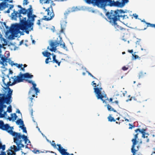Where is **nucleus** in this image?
Wrapping results in <instances>:
<instances>
[{"label": "nucleus", "instance_id": "1", "mask_svg": "<svg viewBox=\"0 0 155 155\" xmlns=\"http://www.w3.org/2000/svg\"><path fill=\"white\" fill-rule=\"evenodd\" d=\"M13 129H10L8 132L9 134L14 137L13 138L14 142L16 143L17 146L13 145V149L15 152H16L22 150L21 148L24 147L25 146L22 143L23 141H24L25 144L28 142V143H30V141L28 139L27 136L24 135H21L20 133L14 132L12 131Z\"/></svg>", "mask_w": 155, "mask_h": 155}, {"label": "nucleus", "instance_id": "2", "mask_svg": "<svg viewBox=\"0 0 155 155\" xmlns=\"http://www.w3.org/2000/svg\"><path fill=\"white\" fill-rule=\"evenodd\" d=\"M28 12L27 16L28 17V19L26 20V17H25V20H22L21 21L23 26L25 27H30L34 25V22L35 20V18L37 16L36 15L33 14V9L32 8L31 6L30 5L29 7L28 8Z\"/></svg>", "mask_w": 155, "mask_h": 155}, {"label": "nucleus", "instance_id": "3", "mask_svg": "<svg viewBox=\"0 0 155 155\" xmlns=\"http://www.w3.org/2000/svg\"><path fill=\"white\" fill-rule=\"evenodd\" d=\"M22 23L21 24H13L11 26V27L10 29V31L11 34L14 35H16L20 33V30H25V33L27 34L29 33V31L33 30V26H31V27H25L23 26Z\"/></svg>", "mask_w": 155, "mask_h": 155}, {"label": "nucleus", "instance_id": "4", "mask_svg": "<svg viewBox=\"0 0 155 155\" xmlns=\"http://www.w3.org/2000/svg\"><path fill=\"white\" fill-rule=\"evenodd\" d=\"M102 2L103 9L106 11L105 9V7L106 6H109L122 8L129 2V0H122L121 2H120L119 1L115 2L114 0H102Z\"/></svg>", "mask_w": 155, "mask_h": 155}, {"label": "nucleus", "instance_id": "5", "mask_svg": "<svg viewBox=\"0 0 155 155\" xmlns=\"http://www.w3.org/2000/svg\"><path fill=\"white\" fill-rule=\"evenodd\" d=\"M111 13V15L109 16V18H108L109 21L111 23H113L115 28L117 31H120L121 33L124 34L126 32V29L125 28H123L119 26L117 24L116 21H117L119 17H124V15H117L116 13L115 12Z\"/></svg>", "mask_w": 155, "mask_h": 155}, {"label": "nucleus", "instance_id": "6", "mask_svg": "<svg viewBox=\"0 0 155 155\" xmlns=\"http://www.w3.org/2000/svg\"><path fill=\"white\" fill-rule=\"evenodd\" d=\"M146 129L143 128L142 129L138 128L135 130V131L137 133L134 135V138L132 139V141L133 142V145L132 146L131 151L133 153V155H135L136 152L138 150V146L137 147V149L136 150L135 149V146L136 145L137 141V139L138 138V135L139 133L142 134V137L145 138L146 137Z\"/></svg>", "mask_w": 155, "mask_h": 155}, {"label": "nucleus", "instance_id": "7", "mask_svg": "<svg viewBox=\"0 0 155 155\" xmlns=\"http://www.w3.org/2000/svg\"><path fill=\"white\" fill-rule=\"evenodd\" d=\"M50 45L51 48H49V47L47 48L48 49H49L51 51L55 52L56 51V47L59 45L61 47L63 48L66 51L68 50L67 48L65 46L64 43L63 41L62 38H60L59 40L57 38V40L54 41H51L50 44Z\"/></svg>", "mask_w": 155, "mask_h": 155}, {"label": "nucleus", "instance_id": "8", "mask_svg": "<svg viewBox=\"0 0 155 155\" xmlns=\"http://www.w3.org/2000/svg\"><path fill=\"white\" fill-rule=\"evenodd\" d=\"M45 12L46 13L47 15H45L44 12L42 13L41 14H42L44 15L43 19L45 21H50L52 20L54 16V14L51 5L45 10Z\"/></svg>", "mask_w": 155, "mask_h": 155}, {"label": "nucleus", "instance_id": "9", "mask_svg": "<svg viewBox=\"0 0 155 155\" xmlns=\"http://www.w3.org/2000/svg\"><path fill=\"white\" fill-rule=\"evenodd\" d=\"M105 11V12H106L105 15H106L107 17L108 18H109V15H111V13H113V12H115V13H116L117 15H118V16H120V15H124L125 16L124 17V18L123 17H119L118 18V20H119L120 18H122L123 19H126L127 18H128V17L127 16V15H123V13H124L125 12L123 10H117L116 11H113V10H111L110 12H107V9H106L105 8V9L106 10V11L105 10H104V9L102 8Z\"/></svg>", "mask_w": 155, "mask_h": 155}, {"label": "nucleus", "instance_id": "10", "mask_svg": "<svg viewBox=\"0 0 155 155\" xmlns=\"http://www.w3.org/2000/svg\"><path fill=\"white\" fill-rule=\"evenodd\" d=\"M27 10L25 14H21L20 15V14H19V12L17 11H15L14 10L13 11V12L11 14L12 16V18L13 19H16L17 17H18L19 18L20 23L19 24H21V21L22 20H25V17H26L27 15V14L28 12V8L27 9H26Z\"/></svg>", "mask_w": 155, "mask_h": 155}, {"label": "nucleus", "instance_id": "11", "mask_svg": "<svg viewBox=\"0 0 155 155\" xmlns=\"http://www.w3.org/2000/svg\"><path fill=\"white\" fill-rule=\"evenodd\" d=\"M99 84H97V86H94V92L96 94V96L98 99H100L103 103L105 102V101L103 99L104 97L101 94V91L102 89L101 87H98Z\"/></svg>", "mask_w": 155, "mask_h": 155}, {"label": "nucleus", "instance_id": "12", "mask_svg": "<svg viewBox=\"0 0 155 155\" xmlns=\"http://www.w3.org/2000/svg\"><path fill=\"white\" fill-rule=\"evenodd\" d=\"M67 0H64V1ZM87 4H92L94 5H96L99 8H103L102 0H84Z\"/></svg>", "mask_w": 155, "mask_h": 155}, {"label": "nucleus", "instance_id": "13", "mask_svg": "<svg viewBox=\"0 0 155 155\" xmlns=\"http://www.w3.org/2000/svg\"><path fill=\"white\" fill-rule=\"evenodd\" d=\"M12 78L14 79L13 84H15L16 83L22 82L24 80L23 74L21 72L18 75L15 76Z\"/></svg>", "mask_w": 155, "mask_h": 155}, {"label": "nucleus", "instance_id": "14", "mask_svg": "<svg viewBox=\"0 0 155 155\" xmlns=\"http://www.w3.org/2000/svg\"><path fill=\"white\" fill-rule=\"evenodd\" d=\"M0 129L6 130L8 132L10 129H13V127H10L8 124H4L2 121L0 120Z\"/></svg>", "mask_w": 155, "mask_h": 155}, {"label": "nucleus", "instance_id": "15", "mask_svg": "<svg viewBox=\"0 0 155 155\" xmlns=\"http://www.w3.org/2000/svg\"><path fill=\"white\" fill-rule=\"evenodd\" d=\"M57 145L58 147L57 149L58 150L62 155H74L73 153L70 154L69 153L67 152V150L63 148L61 144H58Z\"/></svg>", "mask_w": 155, "mask_h": 155}, {"label": "nucleus", "instance_id": "16", "mask_svg": "<svg viewBox=\"0 0 155 155\" xmlns=\"http://www.w3.org/2000/svg\"><path fill=\"white\" fill-rule=\"evenodd\" d=\"M8 57L5 55H2L0 53V64L2 65L4 67L7 65Z\"/></svg>", "mask_w": 155, "mask_h": 155}, {"label": "nucleus", "instance_id": "17", "mask_svg": "<svg viewBox=\"0 0 155 155\" xmlns=\"http://www.w3.org/2000/svg\"><path fill=\"white\" fill-rule=\"evenodd\" d=\"M34 90L35 92V94L36 95H37V93L39 92V91L38 88L36 87L34 88H31L29 92V94L32 96V97H35Z\"/></svg>", "mask_w": 155, "mask_h": 155}, {"label": "nucleus", "instance_id": "18", "mask_svg": "<svg viewBox=\"0 0 155 155\" xmlns=\"http://www.w3.org/2000/svg\"><path fill=\"white\" fill-rule=\"evenodd\" d=\"M17 7L19 8H21V9L19 11V14H20L19 15H21V14H25L27 11L26 9L25 8H23L21 7V5H18Z\"/></svg>", "mask_w": 155, "mask_h": 155}, {"label": "nucleus", "instance_id": "19", "mask_svg": "<svg viewBox=\"0 0 155 155\" xmlns=\"http://www.w3.org/2000/svg\"><path fill=\"white\" fill-rule=\"evenodd\" d=\"M2 81H3L4 84V86L5 87H4V88L5 89H6L7 88H8V87H9V86H12V85H13L15 84H13V82L12 83H11V82L10 81L8 82L7 83V84L5 82V79L4 78H3L2 79Z\"/></svg>", "mask_w": 155, "mask_h": 155}, {"label": "nucleus", "instance_id": "20", "mask_svg": "<svg viewBox=\"0 0 155 155\" xmlns=\"http://www.w3.org/2000/svg\"><path fill=\"white\" fill-rule=\"evenodd\" d=\"M11 117H8V119L9 121H11L12 120V121H14L18 117L16 114L15 113L11 114Z\"/></svg>", "mask_w": 155, "mask_h": 155}, {"label": "nucleus", "instance_id": "21", "mask_svg": "<svg viewBox=\"0 0 155 155\" xmlns=\"http://www.w3.org/2000/svg\"><path fill=\"white\" fill-rule=\"evenodd\" d=\"M53 56V60L51 62L53 63H56L58 64V66H60V63L61 62V61H58L56 59V56L55 55L52 54Z\"/></svg>", "mask_w": 155, "mask_h": 155}, {"label": "nucleus", "instance_id": "22", "mask_svg": "<svg viewBox=\"0 0 155 155\" xmlns=\"http://www.w3.org/2000/svg\"><path fill=\"white\" fill-rule=\"evenodd\" d=\"M23 75L24 79L25 78H32L33 77V75L30 74L29 73H26L25 74H23Z\"/></svg>", "mask_w": 155, "mask_h": 155}, {"label": "nucleus", "instance_id": "23", "mask_svg": "<svg viewBox=\"0 0 155 155\" xmlns=\"http://www.w3.org/2000/svg\"><path fill=\"white\" fill-rule=\"evenodd\" d=\"M107 109H108V110L109 111H113L114 112H117V111L115 110H114V109L112 107L110 106V105H109V104H107Z\"/></svg>", "mask_w": 155, "mask_h": 155}, {"label": "nucleus", "instance_id": "24", "mask_svg": "<svg viewBox=\"0 0 155 155\" xmlns=\"http://www.w3.org/2000/svg\"><path fill=\"white\" fill-rule=\"evenodd\" d=\"M42 54L44 56L47 57H50L51 55V54L50 53L47 51L43 52Z\"/></svg>", "mask_w": 155, "mask_h": 155}, {"label": "nucleus", "instance_id": "25", "mask_svg": "<svg viewBox=\"0 0 155 155\" xmlns=\"http://www.w3.org/2000/svg\"><path fill=\"white\" fill-rule=\"evenodd\" d=\"M107 119L109 121L111 122H115L116 120L114 118L111 116L110 114L109 116L107 117Z\"/></svg>", "mask_w": 155, "mask_h": 155}, {"label": "nucleus", "instance_id": "26", "mask_svg": "<svg viewBox=\"0 0 155 155\" xmlns=\"http://www.w3.org/2000/svg\"><path fill=\"white\" fill-rule=\"evenodd\" d=\"M5 2H2L0 3V10H2L5 9Z\"/></svg>", "mask_w": 155, "mask_h": 155}, {"label": "nucleus", "instance_id": "27", "mask_svg": "<svg viewBox=\"0 0 155 155\" xmlns=\"http://www.w3.org/2000/svg\"><path fill=\"white\" fill-rule=\"evenodd\" d=\"M146 74V73L143 72V71L140 72L139 74V78H140L143 77L145 76Z\"/></svg>", "mask_w": 155, "mask_h": 155}, {"label": "nucleus", "instance_id": "28", "mask_svg": "<svg viewBox=\"0 0 155 155\" xmlns=\"http://www.w3.org/2000/svg\"><path fill=\"white\" fill-rule=\"evenodd\" d=\"M24 124H23L22 126H19L20 128H21L23 130V132L24 133H27V131L26 130V128L24 127Z\"/></svg>", "mask_w": 155, "mask_h": 155}, {"label": "nucleus", "instance_id": "29", "mask_svg": "<svg viewBox=\"0 0 155 155\" xmlns=\"http://www.w3.org/2000/svg\"><path fill=\"white\" fill-rule=\"evenodd\" d=\"M51 60V59L50 57H47V58L46 59L45 61L46 64H47L49 62H51L52 61Z\"/></svg>", "mask_w": 155, "mask_h": 155}, {"label": "nucleus", "instance_id": "30", "mask_svg": "<svg viewBox=\"0 0 155 155\" xmlns=\"http://www.w3.org/2000/svg\"><path fill=\"white\" fill-rule=\"evenodd\" d=\"M16 123L18 125L19 124H22V125L24 124L23 121L21 120V119L17 120L16 121Z\"/></svg>", "mask_w": 155, "mask_h": 155}, {"label": "nucleus", "instance_id": "31", "mask_svg": "<svg viewBox=\"0 0 155 155\" xmlns=\"http://www.w3.org/2000/svg\"><path fill=\"white\" fill-rule=\"evenodd\" d=\"M5 145H2V143L0 141V150L2 149V151H4L5 150Z\"/></svg>", "mask_w": 155, "mask_h": 155}, {"label": "nucleus", "instance_id": "32", "mask_svg": "<svg viewBox=\"0 0 155 155\" xmlns=\"http://www.w3.org/2000/svg\"><path fill=\"white\" fill-rule=\"evenodd\" d=\"M3 108L0 105V114L1 115V117H4V115L3 114H2L1 113L3 110Z\"/></svg>", "mask_w": 155, "mask_h": 155}, {"label": "nucleus", "instance_id": "33", "mask_svg": "<svg viewBox=\"0 0 155 155\" xmlns=\"http://www.w3.org/2000/svg\"><path fill=\"white\" fill-rule=\"evenodd\" d=\"M146 24L147 25V27L150 26L151 27H154L155 28V24L146 22Z\"/></svg>", "mask_w": 155, "mask_h": 155}, {"label": "nucleus", "instance_id": "34", "mask_svg": "<svg viewBox=\"0 0 155 155\" xmlns=\"http://www.w3.org/2000/svg\"><path fill=\"white\" fill-rule=\"evenodd\" d=\"M14 65H15L17 68H21L23 66V64H18L17 63H15V64H13Z\"/></svg>", "mask_w": 155, "mask_h": 155}, {"label": "nucleus", "instance_id": "35", "mask_svg": "<svg viewBox=\"0 0 155 155\" xmlns=\"http://www.w3.org/2000/svg\"><path fill=\"white\" fill-rule=\"evenodd\" d=\"M9 113H10L12 111V106L11 105H9V106L7 108V111Z\"/></svg>", "mask_w": 155, "mask_h": 155}, {"label": "nucleus", "instance_id": "36", "mask_svg": "<svg viewBox=\"0 0 155 155\" xmlns=\"http://www.w3.org/2000/svg\"><path fill=\"white\" fill-rule=\"evenodd\" d=\"M8 62L9 64H11L12 66L14 65V64H15V63H14V62L13 61H12L10 59H9L8 60V61H7V62Z\"/></svg>", "mask_w": 155, "mask_h": 155}, {"label": "nucleus", "instance_id": "37", "mask_svg": "<svg viewBox=\"0 0 155 155\" xmlns=\"http://www.w3.org/2000/svg\"><path fill=\"white\" fill-rule=\"evenodd\" d=\"M51 145L54 147V148H56V145L55 143V141L53 140L51 143Z\"/></svg>", "mask_w": 155, "mask_h": 155}, {"label": "nucleus", "instance_id": "38", "mask_svg": "<svg viewBox=\"0 0 155 155\" xmlns=\"http://www.w3.org/2000/svg\"><path fill=\"white\" fill-rule=\"evenodd\" d=\"M89 75H90L91 77L93 78L94 79H97V78L94 76L89 72L87 71Z\"/></svg>", "mask_w": 155, "mask_h": 155}, {"label": "nucleus", "instance_id": "39", "mask_svg": "<svg viewBox=\"0 0 155 155\" xmlns=\"http://www.w3.org/2000/svg\"><path fill=\"white\" fill-rule=\"evenodd\" d=\"M28 3V0H24L23 2V5H27Z\"/></svg>", "mask_w": 155, "mask_h": 155}, {"label": "nucleus", "instance_id": "40", "mask_svg": "<svg viewBox=\"0 0 155 155\" xmlns=\"http://www.w3.org/2000/svg\"><path fill=\"white\" fill-rule=\"evenodd\" d=\"M40 22L41 21L40 20H38L36 22V24L39 26H40L41 25Z\"/></svg>", "mask_w": 155, "mask_h": 155}, {"label": "nucleus", "instance_id": "41", "mask_svg": "<svg viewBox=\"0 0 155 155\" xmlns=\"http://www.w3.org/2000/svg\"><path fill=\"white\" fill-rule=\"evenodd\" d=\"M71 12L70 11H68L66 12L65 13H64V15H65V16L66 17L68 14L70 13Z\"/></svg>", "mask_w": 155, "mask_h": 155}, {"label": "nucleus", "instance_id": "42", "mask_svg": "<svg viewBox=\"0 0 155 155\" xmlns=\"http://www.w3.org/2000/svg\"><path fill=\"white\" fill-rule=\"evenodd\" d=\"M128 69V67H126L125 66H123L122 68V69L123 71H126V70H127Z\"/></svg>", "mask_w": 155, "mask_h": 155}, {"label": "nucleus", "instance_id": "43", "mask_svg": "<svg viewBox=\"0 0 155 155\" xmlns=\"http://www.w3.org/2000/svg\"><path fill=\"white\" fill-rule=\"evenodd\" d=\"M133 56L134 57V59H136L138 58L139 57L137 55L133 54H132Z\"/></svg>", "mask_w": 155, "mask_h": 155}, {"label": "nucleus", "instance_id": "44", "mask_svg": "<svg viewBox=\"0 0 155 155\" xmlns=\"http://www.w3.org/2000/svg\"><path fill=\"white\" fill-rule=\"evenodd\" d=\"M26 81L28 83L31 84H32V83H33V82L32 80H30L27 79L26 80Z\"/></svg>", "mask_w": 155, "mask_h": 155}, {"label": "nucleus", "instance_id": "45", "mask_svg": "<svg viewBox=\"0 0 155 155\" xmlns=\"http://www.w3.org/2000/svg\"><path fill=\"white\" fill-rule=\"evenodd\" d=\"M133 16H134V18H135L136 19H137L138 17V15H137L136 14H133Z\"/></svg>", "mask_w": 155, "mask_h": 155}, {"label": "nucleus", "instance_id": "46", "mask_svg": "<svg viewBox=\"0 0 155 155\" xmlns=\"http://www.w3.org/2000/svg\"><path fill=\"white\" fill-rule=\"evenodd\" d=\"M32 84L33 85V88H36V84L34 82H33V83H32Z\"/></svg>", "mask_w": 155, "mask_h": 155}, {"label": "nucleus", "instance_id": "47", "mask_svg": "<svg viewBox=\"0 0 155 155\" xmlns=\"http://www.w3.org/2000/svg\"><path fill=\"white\" fill-rule=\"evenodd\" d=\"M14 7V5H10V7L9 8V9H11L12 8Z\"/></svg>", "mask_w": 155, "mask_h": 155}, {"label": "nucleus", "instance_id": "48", "mask_svg": "<svg viewBox=\"0 0 155 155\" xmlns=\"http://www.w3.org/2000/svg\"><path fill=\"white\" fill-rule=\"evenodd\" d=\"M8 4L5 2V9L6 8L8 7Z\"/></svg>", "mask_w": 155, "mask_h": 155}, {"label": "nucleus", "instance_id": "49", "mask_svg": "<svg viewBox=\"0 0 155 155\" xmlns=\"http://www.w3.org/2000/svg\"><path fill=\"white\" fill-rule=\"evenodd\" d=\"M129 125L130 126V127L129 128V129H132V128L133 127H134V126H132V125H131L130 124H129Z\"/></svg>", "mask_w": 155, "mask_h": 155}, {"label": "nucleus", "instance_id": "50", "mask_svg": "<svg viewBox=\"0 0 155 155\" xmlns=\"http://www.w3.org/2000/svg\"><path fill=\"white\" fill-rule=\"evenodd\" d=\"M64 33V29L62 28H61V29L60 31V33Z\"/></svg>", "mask_w": 155, "mask_h": 155}, {"label": "nucleus", "instance_id": "51", "mask_svg": "<svg viewBox=\"0 0 155 155\" xmlns=\"http://www.w3.org/2000/svg\"><path fill=\"white\" fill-rule=\"evenodd\" d=\"M115 103L117 105H118V102L117 101H115L114 102H112V103Z\"/></svg>", "mask_w": 155, "mask_h": 155}, {"label": "nucleus", "instance_id": "52", "mask_svg": "<svg viewBox=\"0 0 155 155\" xmlns=\"http://www.w3.org/2000/svg\"><path fill=\"white\" fill-rule=\"evenodd\" d=\"M92 85H94V86H96V84L95 83H94V81H93L92 82Z\"/></svg>", "mask_w": 155, "mask_h": 155}, {"label": "nucleus", "instance_id": "53", "mask_svg": "<svg viewBox=\"0 0 155 155\" xmlns=\"http://www.w3.org/2000/svg\"><path fill=\"white\" fill-rule=\"evenodd\" d=\"M16 112L18 113V114H21V113L20 112V110L18 109L17 110Z\"/></svg>", "mask_w": 155, "mask_h": 155}, {"label": "nucleus", "instance_id": "54", "mask_svg": "<svg viewBox=\"0 0 155 155\" xmlns=\"http://www.w3.org/2000/svg\"><path fill=\"white\" fill-rule=\"evenodd\" d=\"M128 52L131 53H132L133 52V50H128Z\"/></svg>", "mask_w": 155, "mask_h": 155}, {"label": "nucleus", "instance_id": "55", "mask_svg": "<svg viewBox=\"0 0 155 155\" xmlns=\"http://www.w3.org/2000/svg\"><path fill=\"white\" fill-rule=\"evenodd\" d=\"M48 152H50V153H55L54 152H53V151H46V153H47Z\"/></svg>", "mask_w": 155, "mask_h": 155}, {"label": "nucleus", "instance_id": "56", "mask_svg": "<svg viewBox=\"0 0 155 155\" xmlns=\"http://www.w3.org/2000/svg\"><path fill=\"white\" fill-rule=\"evenodd\" d=\"M2 151L1 152L2 155H6L5 152H3V151H2Z\"/></svg>", "mask_w": 155, "mask_h": 155}, {"label": "nucleus", "instance_id": "57", "mask_svg": "<svg viewBox=\"0 0 155 155\" xmlns=\"http://www.w3.org/2000/svg\"><path fill=\"white\" fill-rule=\"evenodd\" d=\"M2 47V45H1L0 44V53H1L2 52V51H1V48Z\"/></svg>", "mask_w": 155, "mask_h": 155}, {"label": "nucleus", "instance_id": "58", "mask_svg": "<svg viewBox=\"0 0 155 155\" xmlns=\"http://www.w3.org/2000/svg\"><path fill=\"white\" fill-rule=\"evenodd\" d=\"M21 70L23 71H24L25 70V68H24V67L22 68V67H21Z\"/></svg>", "mask_w": 155, "mask_h": 155}, {"label": "nucleus", "instance_id": "59", "mask_svg": "<svg viewBox=\"0 0 155 155\" xmlns=\"http://www.w3.org/2000/svg\"><path fill=\"white\" fill-rule=\"evenodd\" d=\"M10 9H9V8L6 11V12L7 13H10Z\"/></svg>", "mask_w": 155, "mask_h": 155}, {"label": "nucleus", "instance_id": "60", "mask_svg": "<svg viewBox=\"0 0 155 155\" xmlns=\"http://www.w3.org/2000/svg\"><path fill=\"white\" fill-rule=\"evenodd\" d=\"M113 99L112 98H110L109 99V101L110 102H112V101Z\"/></svg>", "mask_w": 155, "mask_h": 155}, {"label": "nucleus", "instance_id": "61", "mask_svg": "<svg viewBox=\"0 0 155 155\" xmlns=\"http://www.w3.org/2000/svg\"><path fill=\"white\" fill-rule=\"evenodd\" d=\"M8 155H13V154H12L10 153H8Z\"/></svg>", "mask_w": 155, "mask_h": 155}, {"label": "nucleus", "instance_id": "62", "mask_svg": "<svg viewBox=\"0 0 155 155\" xmlns=\"http://www.w3.org/2000/svg\"><path fill=\"white\" fill-rule=\"evenodd\" d=\"M116 123L117 124H120V122H117V121H116Z\"/></svg>", "mask_w": 155, "mask_h": 155}, {"label": "nucleus", "instance_id": "63", "mask_svg": "<svg viewBox=\"0 0 155 155\" xmlns=\"http://www.w3.org/2000/svg\"><path fill=\"white\" fill-rule=\"evenodd\" d=\"M30 99V100L31 101V102H32V100H33V98L32 97H30L29 98Z\"/></svg>", "mask_w": 155, "mask_h": 155}, {"label": "nucleus", "instance_id": "64", "mask_svg": "<svg viewBox=\"0 0 155 155\" xmlns=\"http://www.w3.org/2000/svg\"><path fill=\"white\" fill-rule=\"evenodd\" d=\"M152 135L153 137H155V131L153 132Z\"/></svg>", "mask_w": 155, "mask_h": 155}]
</instances>
